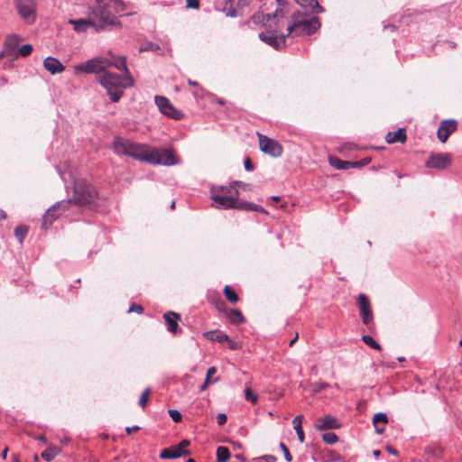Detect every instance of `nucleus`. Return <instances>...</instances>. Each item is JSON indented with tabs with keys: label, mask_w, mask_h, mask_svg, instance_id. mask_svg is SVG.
Wrapping results in <instances>:
<instances>
[{
	"label": "nucleus",
	"mask_w": 462,
	"mask_h": 462,
	"mask_svg": "<svg viewBox=\"0 0 462 462\" xmlns=\"http://www.w3.org/2000/svg\"><path fill=\"white\" fill-rule=\"evenodd\" d=\"M237 209L245 210V211H256L263 214H267L266 210L254 203L252 202H239L237 204Z\"/></svg>",
	"instance_id": "obj_29"
},
{
	"label": "nucleus",
	"mask_w": 462,
	"mask_h": 462,
	"mask_svg": "<svg viewBox=\"0 0 462 462\" xmlns=\"http://www.w3.org/2000/svg\"><path fill=\"white\" fill-rule=\"evenodd\" d=\"M280 448L284 454V458L286 459V461H288V462L291 461L292 457H291V455L290 454V451H289L288 448L286 447V445L284 443L281 442Z\"/></svg>",
	"instance_id": "obj_43"
},
{
	"label": "nucleus",
	"mask_w": 462,
	"mask_h": 462,
	"mask_svg": "<svg viewBox=\"0 0 462 462\" xmlns=\"http://www.w3.org/2000/svg\"><path fill=\"white\" fill-rule=\"evenodd\" d=\"M27 233H28V227L25 226H23V225L18 226L14 229V236L19 240L20 244H22L23 242V239L26 236Z\"/></svg>",
	"instance_id": "obj_36"
},
{
	"label": "nucleus",
	"mask_w": 462,
	"mask_h": 462,
	"mask_svg": "<svg viewBox=\"0 0 462 462\" xmlns=\"http://www.w3.org/2000/svg\"><path fill=\"white\" fill-rule=\"evenodd\" d=\"M6 217L5 213L3 210H0V220L5 219Z\"/></svg>",
	"instance_id": "obj_60"
},
{
	"label": "nucleus",
	"mask_w": 462,
	"mask_h": 462,
	"mask_svg": "<svg viewBox=\"0 0 462 462\" xmlns=\"http://www.w3.org/2000/svg\"><path fill=\"white\" fill-rule=\"evenodd\" d=\"M140 429H141V427H139V426H135V427H127V428L125 429V431H126V433H127L128 435H130V434H132L133 432L139 430Z\"/></svg>",
	"instance_id": "obj_49"
},
{
	"label": "nucleus",
	"mask_w": 462,
	"mask_h": 462,
	"mask_svg": "<svg viewBox=\"0 0 462 462\" xmlns=\"http://www.w3.org/2000/svg\"><path fill=\"white\" fill-rule=\"evenodd\" d=\"M227 318L234 324H241L245 321V319L238 310H231L227 313Z\"/></svg>",
	"instance_id": "obj_33"
},
{
	"label": "nucleus",
	"mask_w": 462,
	"mask_h": 462,
	"mask_svg": "<svg viewBox=\"0 0 462 462\" xmlns=\"http://www.w3.org/2000/svg\"><path fill=\"white\" fill-rule=\"evenodd\" d=\"M146 162L171 166L176 164L173 154L166 149H156L146 146Z\"/></svg>",
	"instance_id": "obj_5"
},
{
	"label": "nucleus",
	"mask_w": 462,
	"mask_h": 462,
	"mask_svg": "<svg viewBox=\"0 0 462 462\" xmlns=\"http://www.w3.org/2000/svg\"><path fill=\"white\" fill-rule=\"evenodd\" d=\"M43 67L51 74L61 73L65 70V66L56 58L47 57L43 60Z\"/></svg>",
	"instance_id": "obj_20"
},
{
	"label": "nucleus",
	"mask_w": 462,
	"mask_h": 462,
	"mask_svg": "<svg viewBox=\"0 0 462 462\" xmlns=\"http://www.w3.org/2000/svg\"><path fill=\"white\" fill-rule=\"evenodd\" d=\"M237 197L238 196H229L226 194H218L215 191H210V199L214 201L216 207L218 208H237Z\"/></svg>",
	"instance_id": "obj_12"
},
{
	"label": "nucleus",
	"mask_w": 462,
	"mask_h": 462,
	"mask_svg": "<svg viewBox=\"0 0 462 462\" xmlns=\"http://www.w3.org/2000/svg\"><path fill=\"white\" fill-rule=\"evenodd\" d=\"M373 453L374 457H379L381 454L380 450H374Z\"/></svg>",
	"instance_id": "obj_62"
},
{
	"label": "nucleus",
	"mask_w": 462,
	"mask_h": 462,
	"mask_svg": "<svg viewBox=\"0 0 462 462\" xmlns=\"http://www.w3.org/2000/svg\"><path fill=\"white\" fill-rule=\"evenodd\" d=\"M21 41L22 38L17 34L12 33L6 35L4 42L3 49L5 52L8 55V58H15Z\"/></svg>",
	"instance_id": "obj_14"
},
{
	"label": "nucleus",
	"mask_w": 462,
	"mask_h": 462,
	"mask_svg": "<svg viewBox=\"0 0 462 462\" xmlns=\"http://www.w3.org/2000/svg\"><path fill=\"white\" fill-rule=\"evenodd\" d=\"M226 343H228V346L231 349L235 350V349H237L238 348V346L236 342H234L233 340L230 339V341H226Z\"/></svg>",
	"instance_id": "obj_51"
},
{
	"label": "nucleus",
	"mask_w": 462,
	"mask_h": 462,
	"mask_svg": "<svg viewBox=\"0 0 462 462\" xmlns=\"http://www.w3.org/2000/svg\"><path fill=\"white\" fill-rule=\"evenodd\" d=\"M114 150L119 154L128 155L139 161L144 160V147L134 143L127 139L116 137L114 140Z\"/></svg>",
	"instance_id": "obj_4"
},
{
	"label": "nucleus",
	"mask_w": 462,
	"mask_h": 462,
	"mask_svg": "<svg viewBox=\"0 0 462 462\" xmlns=\"http://www.w3.org/2000/svg\"><path fill=\"white\" fill-rule=\"evenodd\" d=\"M60 448L55 446H50L47 449L42 452L41 457L46 461H51L55 457L60 453Z\"/></svg>",
	"instance_id": "obj_30"
},
{
	"label": "nucleus",
	"mask_w": 462,
	"mask_h": 462,
	"mask_svg": "<svg viewBox=\"0 0 462 462\" xmlns=\"http://www.w3.org/2000/svg\"><path fill=\"white\" fill-rule=\"evenodd\" d=\"M160 50V47L155 44V43H152V42H146V51H153V52H158V51Z\"/></svg>",
	"instance_id": "obj_45"
},
{
	"label": "nucleus",
	"mask_w": 462,
	"mask_h": 462,
	"mask_svg": "<svg viewBox=\"0 0 462 462\" xmlns=\"http://www.w3.org/2000/svg\"><path fill=\"white\" fill-rule=\"evenodd\" d=\"M224 293L226 298L232 303H236L238 301L239 298L236 295V291L228 285H226L224 289Z\"/></svg>",
	"instance_id": "obj_35"
},
{
	"label": "nucleus",
	"mask_w": 462,
	"mask_h": 462,
	"mask_svg": "<svg viewBox=\"0 0 462 462\" xmlns=\"http://www.w3.org/2000/svg\"><path fill=\"white\" fill-rule=\"evenodd\" d=\"M217 422L222 426L226 422V415L225 413H218L217 416Z\"/></svg>",
	"instance_id": "obj_46"
},
{
	"label": "nucleus",
	"mask_w": 462,
	"mask_h": 462,
	"mask_svg": "<svg viewBox=\"0 0 462 462\" xmlns=\"http://www.w3.org/2000/svg\"><path fill=\"white\" fill-rule=\"evenodd\" d=\"M296 3L305 9L306 14L323 13L324 8L317 0H295Z\"/></svg>",
	"instance_id": "obj_21"
},
{
	"label": "nucleus",
	"mask_w": 462,
	"mask_h": 462,
	"mask_svg": "<svg viewBox=\"0 0 462 462\" xmlns=\"http://www.w3.org/2000/svg\"><path fill=\"white\" fill-rule=\"evenodd\" d=\"M217 373V368L215 366H211L207 371V375L204 383L201 385L200 390L205 391L209 383H214L218 381V378H214L210 380V377Z\"/></svg>",
	"instance_id": "obj_32"
},
{
	"label": "nucleus",
	"mask_w": 462,
	"mask_h": 462,
	"mask_svg": "<svg viewBox=\"0 0 462 462\" xmlns=\"http://www.w3.org/2000/svg\"><path fill=\"white\" fill-rule=\"evenodd\" d=\"M154 102L159 111L165 116L174 120H180L184 117V114L173 106L167 97L163 96H155Z\"/></svg>",
	"instance_id": "obj_8"
},
{
	"label": "nucleus",
	"mask_w": 462,
	"mask_h": 462,
	"mask_svg": "<svg viewBox=\"0 0 462 462\" xmlns=\"http://www.w3.org/2000/svg\"><path fill=\"white\" fill-rule=\"evenodd\" d=\"M302 420H303V415H298L292 420L293 428L297 433L298 439L300 443H303L305 440V435H304V431H303V429L301 426Z\"/></svg>",
	"instance_id": "obj_28"
},
{
	"label": "nucleus",
	"mask_w": 462,
	"mask_h": 462,
	"mask_svg": "<svg viewBox=\"0 0 462 462\" xmlns=\"http://www.w3.org/2000/svg\"><path fill=\"white\" fill-rule=\"evenodd\" d=\"M210 191H215L216 193L218 194H226L229 196H238L239 194L238 189H236L234 185L212 187L210 189Z\"/></svg>",
	"instance_id": "obj_27"
},
{
	"label": "nucleus",
	"mask_w": 462,
	"mask_h": 462,
	"mask_svg": "<svg viewBox=\"0 0 462 462\" xmlns=\"http://www.w3.org/2000/svg\"><path fill=\"white\" fill-rule=\"evenodd\" d=\"M406 130L405 128H399L395 132H389L385 136V141L387 143H404L406 141Z\"/></svg>",
	"instance_id": "obj_23"
},
{
	"label": "nucleus",
	"mask_w": 462,
	"mask_h": 462,
	"mask_svg": "<svg viewBox=\"0 0 462 462\" xmlns=\"http://www.w3.org/2000/svg\"><path fill=\"white\" fill-rule=\"evenodd\" d=\"M188 446H189V441L183 439L176 446L164 448L161 452L160 457L162 459H173L189 455V451L186 449Z\"/></svg>",
	"instance_id": "obj_11"
},
{
	"label": "nucleus",
	"mask_w": 462,
	"mask_h": 462,
	"mask_svg": "<svg viewBox=\"0 0 462 462\" xmlns=\"http://www.w3.org/2000/svg\"><path fill=\"white\" fill-rule=\"evenodd\" d=\"M278 16H281V17L283 16L282 11H280L279 9H277L273 14H264L263 13H257L252 16V20H253L254 23H255V24H259V23L264 24L265 22H269V21H271V19H273V18L274 19Z\"/></svg>",
	"instance_id": "obj_25"
},
{
	"label": "nucleus",
	"mask_w": 462,
	"mask_h": 462,
	"mask_svg": "<svg viewBox=\"0 0 462 462\" xmlns=\"http://www.w3.org/2000/svg\"><path fill=\"white\" fill-rule=\"evenodd\" d=\"M143 306L140 304H136V303L132 304V306L128 309V313L136 312L138 314H141V313H143Z\"/></svg>",
	"instance_id": "obj_44"
},
{
	"label": "nucleus",
	"mask_w": 462,
	"mask_h": 462,
	"mask_svg": "<svg viewBox=\"0 0 462 462\" xmlns=\"http://www.w3.org/2000/svg\"><path fill=\"white\" fill-rule=\"evenodd\" d=\"M280 6H282L284 5V0H276Z\"/></svg>",
	"instance_id": "obj_63"
},
{
	"label": "nucleus",
	"mask_w": 462,
	"mask_h": 462,
	"mask_svg": "<svg viewBox=\"0 0 462 462\" xmlns=\"http://www.w3.org/2000/svg\"><path fill=\"white\" fill-rule=\"evenodd\" d=\"M388 418L386 413L377 412L374 414L373 423L374 430L377 434H382L384 431V425L387 423Z\"/></svg>",
	"instance_id": "obj_24"
},
{
	"label": "nucleus",
	"mask_w": 462,
	"mask_h": 462,
	"mask_svg": "<svg viewBox=\"0 0 462 462\" xmlns=\"http://www.w3.org/2000/svg\"><path fill=\"white\" fill-rule=\"evenodd\" d=\"M272 199H273V200H274V201H278V200H280V197H278V196H273V197H272Z\"/></svg>",
	"instance_id": "obj_64"
},
{
	"label": "nucleus",
	"mask_w": 462,
	"mask_h": 462,
	"mask_svg": "<svg viewBox=\"0 0 462 462\" xmlns=\"http://www.w3.org/2000/svg\"><path fill=\"white\" fill-rule=\"evenodd\" d=\"M199 6V0H187V7L197 9Z\"/></svg>",
	"instance_id": "obj_47"
},
{
	"label": "nucleus",
	"mask_w": 462,
	"mask_h": 462,
	"mask_svg": "<svg viewBox=\"0 0 462 462\" xmlns=\"http://www.w3.org/2000/svg\"><path fill=\"white\" fill-rule=\"evenodd\" d=\"M204 337L210 341H217L219 343H225L226 341H230V337L222 331L219 330H210L207 331L203 334Z\"/></svg>",
	"instance_id": "obj_26"
},
{
	"label": "nucleus",
	"mask_w": 462,
	"mask_h": 462,
	"mask_svg": "<svg viewBox=\"0 0 462 462\" xmlns=\"http://www.w3.org/2000/svg\"><path fill=\"white\" fill-rule=\"evenodd\" d=\"M451 163V156L448 153H438L432 155L426 162L429 168L442 170Z\"/></svg>",
	"instance_id": "obj_16"
},
{
	"label": "nucleus",
	"mask_w": 462,
	"mask_h": 462,
	"mask_svg": "<svg viewBox=\"0 0 462 462\" xmlns=\"http://www.w3.org/2000/svg\"><path fill=\"white\" fill-rule=\"evenodd\" d=\"M297 338H298V335H296V336H295V337H294L293 339H291V342H290V346H291L295 343V341L297 340Z\"/></svg>",
	"instance_id": "obj_61"
},
{
	"label": "nucleus",
	"mask_w": 462,
	"mask_h": 462,
	"mask_svg": "<svg viewBox=\"0 0 462 462\" xmlns=\"http://www.w3.org/2000/svg\"><path fill=\"white\" fill-rule=\"evenodd\" d=\"M69 202L60 201L51 207L42 217V227L47 229L52 223L69 208Z\"/></svg>",
	"instance_id": "obj_10"
},
{
	"label": "nucleus",
	"mask_w": 462,
	"mask_h": 462,
	"mask_svg": "<svg viewBox=\"0 0 462 462\" xmlns=\"http://www.w3.org/2000/svg\"><path fill=\"white\" fill-rule=\"evenodd\" d=\"M358 306L363 323L365 325L370 324L373 321V311L370 301L365 294L358 296Z\"/></svg>",
	"instance_id": "obj_15"
},
{
	"label": "nucleus",
	"mask_w": 462,
	"mask_h": 462,
	"mask_svg": "<svg viewBox=\"0 0 462 462\" xmlns=\"http://www.w3.org/2000/svg\"><path fill=\"white\" fill-rule=\"evenodd\" d=\"M32 51L33 47L32 44H24L18 49L15 58H17L18 56L28 57L32 54Z\"/></svg>",
	"instance_id": "obj_37"
},
{
	"label": "nucleus",
	"mask_w": 462,
	"mask_h": 462,
	"mask_svg": "<svg viewBox=\"0 0 462 462\" xmlns=\"http://www.w3.org/2000/svg\"><path fill=\"white\" fill-rule=\"evenodd\" d=\"M254 164L253 162H251V160L249 158H246L245 161V169L247 171H253L254 170Z\"/></svg>",
	"instance_id": "obj_48"
},
{
	"label": "nucleus",
	"mask_w": 462,
	"mask_h": 462,
	"mask_svg": "<svg viewBox=\"0 0 462 462\" xmlns=\"http://www.w3.org/2000/svg\"><path fill=\"white\" fill-rule=\"evenodd\" d=\"M457 122L456 120H443L438 130V138L441 143H445L448 136L456 131Z\"/></svg>",
	"instance_id": "obj_18"
},
{
	"label": "nucleus",
	"mask_w": 462,
	"mask_h": 462,
	"mask_svg": "<svg viewBox=\"0 0 462 462\" xmlns=\"http://www.w3.org/2000/svg\"><path fill=\"white\" fill-rule=\"evenodd\" d=\"M245 398L253 404H255L258 401V396L254 394L249 387L245 389Z\"/></svg>",
	"instance_id": "obj_39"
},
{
	"label": "nucleus",
	"mask_w": 462,
	"mask_h": 462,
	"mask_svg": "<svg viewBox=\"0 0 462 462\" xmlns=\"http://www.w3.org/2000/svg\"><path fill=\"white\" fill-rule=\"evenodd\" d=\"M188 83H189V85L193 86V87L198 86V82L193 81V80H191V79H189V80H188Z\"/></svg>",
	"instance_id": "obj_59"
},
{
	"label": "nucleus",
	"mask_w": 462,
	"mask_h": 462,
	"mask_svg": "<svg viewBox=\"0 0 462 462\" xmlns=\"http://www.w3.org/2000/svg\"><path fill=\"white\" fill-rule=\"evenodd\" d=\"M98 200L97 189L85 179H76L73 185V195L66 202L81 207L92 206Z\"/></svg>",
	"instance_id": "obj_3"
},
{
	"label": "nucleus",
	"mask_w": 462,
	"mask_h": 462,
	"mask_svg": "<svg viewBox=\"0 0 462 462\" xmlns=\"http://www.w3.org/2000/svg\"><path fill=\"white\" fill-rule=\"evenodd\" d=\"M292 19L294 21L293 24L288 25L287 28L288 35L298 29H301L302 32H306L308 35H310L320 27V23L318 17L299 20L298 14H294Z\"/></svg>",
	"instance_id": "obj_7"
},
{
	"label": "nucleus",
	"mask_w": 462,
	"mask_h": 462,
	"mask_svg": "<svg viewBox=\"0 0 462 462\" xmlns=\"http://www.w3.org/2000/svg\"><path fill=\"white\" fill-rule=\"evenodd\" d=\"M322 439L328 444H335L338 440V438L333 432H327L322 435Z\"/></svg>",
	"instance_id": "obj_40"
},
{
	"label": "nucleus",
	"mask_w": 462,
	"mask_h": 462,
	"mask_svg": "<svg viewBox=\"0 0 462 462\" xmlns=\"http://www.w3.org/2000/svg\"><path fill=\"white\" fill-rule=\"evenodd\" d=\"M139 405L142 407V408H144V391L141 393L140 395V398H139Z\"/></svg>",
	"instance_id": "obj_52"
},
{
	"label": "nucleus",
	"mask_w": 462,
	"mask_h": 462,
	"mask_svg": "<svg viewBox=\"0 0 462 462\" xmlns=\"http://www.w3.org/2000/svg\"><path fill=\"white\" fill-rule=\"evenodd\" d=\"M260 150L272 157H280L282 153V146L275 140L265 135L258 134Z\"/></svg>",
	"instance_id": "obj_9"
},
{
	"label": "nucleus",
	"mask_w": 462,
	"mask_h": 462,
	"mask_svg": "<svg viewBox=\"0 0 462 462\" xmlns=\"http://www.w3.org/2000/svg\"><path fill=\"white\" fill-rule=\"evenodd\" d=\"M328 162L332 167L337 170H348L351 168H355L359 164V162L340 160L336 156H330L328 158Z\"/></svg>",
	"instance_id": "obj_22"
},
{
	"label": "nucleus",
	"mask_w": 462,
	"mask_h": 462,
	"mask_svg": "<svg viewBox=\"0 0 462 462\" xmlns=\"http://www.w3.org/2000/svg\"><path fill=\"white\" fill-rule=\"evenodd\" d=\"M74 69L77 73L97 74L98 82L106 90L112 102H118L124 89L132 87L134 82L124 56L94 58L78 64Z\"/></svg>",
	"instance_id": "obj_1"
},
{
	"label": "nucleus",
	"mask_w": 462,
	"mask_h": 462,
	"mask_svg": "<svg viewBox=\"0 0 462 462\" xmlns=\"http://www.w3.org/2000/svg\"><path fill=\"white\" fill-rule=\"evenodd\" d=\"M226 14H227V16H230V17H236L238 15V13L236 9H234V10L228 11V13Z\"/></svg>",
	"instance_id": "obj_54"
},
{
	"label": "nucleus",
	"mask_w": 462,
	"mask_h": 462,
	"mask_svg": "<svg viewBox=\"0 0 462 462\" xmlns=\"http://www.w3.org/2000/svg\"><path fill=\"white\" fill-rule=\"evenodd\" d=\"M387 451L390 454L393 455V456H397L398 455V451L393 447H392V446H388L387 447Z\"/></svg>",
	"instance_id": "obj_50"
},
{
	"label": "nucleus",
	"mask_w": 462,
	"mask_h": 462,
	"mask_svg": "<svg viewBox=\"0 0 462 462\" xmlns=\"http://www.w3.org/2000/svg\"><path fill=\"white\" fill-rule=\"evenodd\" d=\"M96 3L91 14L95 19L99 21V29L116 25V14L125 11L124 2L122 0H96Z\"/></svg>",
	"instance_id": "obj_2"
},
{
	"label": "nucleus",
	"mask_w": 462,
	"mask_h": 462,
	"mask_svg": "<svg viewBox=\"0 0 462 462\" xmlns=\"http://www.w3.org/2000/svg\"><path fill=\"white\" fill-rule=\"evenodd\" d=\"M285 37L284 34H277L276 32H266L259 34L262 42L273 47L275 50H281L285 46Z\"/></svg>",
	"instance_id": "obj_13"
},
{
	"label": "nucleus",
	"mask_w": 462,
	"mask_h": 462,
	"mask_svg": "<svg viewBox=\"0 0 462 462\" xmlns=\"http://www.w3.org/2000/svg\"><path fill=\"white\" fill-rule=\"evenodd\" d=\"M230 458V452L226 447H218L217 449V462H226Z\"/></svg>",
	"instance_id": "obj_34"
},
{
	"label": "nucleus",
	"mask_w": 462,
	"mask_h": 462,
	"mask_svg": "<svg viewBox=\"0 0 462 462\" xmlns=\"http://www.w3.org/2000/svg\"><path fill=\"white\" fill-rule=\"evenodd\" d=\"M369 162H370V159L362 160V161L358 162L359 164L357 165V167L365 166V165H367L369 163ZM355 168H356V166Z\"/></svg>",
	"instance_id": "obj_53"
},
{
	"label": "nucleus",
	"mask_w": 462,
	"mask_h": 462,
	"mask_svg": "<svg viewBox=\"0 0 462 462\" xmlns=\"http://www.w3.org/2000/svg\"><path fill=\"white\" fill-rule=\"evenodd\" d=\"M169 415L174 422H179L181 420V414L177 410H169Z\"/></svg>",
	"instance_id": "obj_42"
},
{
	"label": "nucleus",
	"mask_w": 462,
	"mask_h": 462,
	"mask_svg": "<svg viewBox=\"0 0 462 462\" xmlns=\"http://www.w3.org/2000/svg\"><path fill=\"white\" fill-rule=\"evenodd\" d=\"M262 461L275 462L276 457L273 455H263V456H261V457H255L253 459V462H262Z\"/></svg>",
	"instance_id": "obj_41"
},
{
	"label": "nucleus",
	"mask_w": 462,
	"mask_h": 462,
	"mask_svg": "<svg viewBox=\"0 0 462 462\" xmlns=\"http://www.w3.org/2000/svg\"><path fill=\"white\" fill-rule=\"evenodd\" d=\"M70 23L74 24V29L78 32H83L85 31V28L87 26H93L95 25L94 22L91 19L84 20H70Z\"/></svg>",
	"instance_id": "obj_31"
},
{
	"label": "nucleus",
	"mask_w": 462,
	"mask_h": 462,
	"mask_svg": "<svg viewBox=\"0 0 462 462\" xmlns=\"http://www.w3.org/2000/svg\"><path fill=\"white\" fill-rule=\"evenodd\" d=\"M390 28L392 31H393L395 29V26L393 24H384L383 25V29L386 30Z\"/></svg>",
	"instance_id": "obj_56"
},
{
	"label": "nucleus",
	"mask_w": 462,
	"mask_h": 462,
	"mask_svg": "<svg viewBox=\"0 0 462 462\" xmlns=\"http://www.w3.org/2000/svg\"><path fill=\"white\" fill-rule=\"evenodd\" d=\"M314 426L317 430L322 431L326 430L339 429L341 424L336 417L332 415H325L324 417L318 419Z\"/></svg>",
	"instance_id": "obj_17"
},
{
	"label": "nucleus",
	"mask_w": 462,
	"mask_h": 462,
	"mask_svg": "<svg viewBox=\"0 0 462 462\" xmlns=\"http://www.w3.org/2000/svg\"><path fill=\"white\" fill-rule=\"evenodd\" d=\"M362 340L364 341L365 344H366L367 346H371L374 349H376V350H380L381 349V346L379 345V343H377L369 335L363 336Z\"/></svg>",
	"instance_id": "obj_38"
},
{
	"label": "nucleus",
	"mask_w": 462,
	"mask_h": 462,
	"mask_svg": "<svg viewBox=\"0 0 462 462\" xmlns=\"http://www.w3.org/2000/svg\"><path fill=\"white\" fill-rule=\"evenodd\" d=\"M20 17L28 24L36 21L37 0H14Z\"/></svg>",
	"instance_id": "obj_6"
},
{
	"label": "nucleus",
	"mask_w": 462,
	"mask_h": 462,
	"mask_svg": "<svg viewBox=\"0 0 462 462\" xmlns=\"http://www.w3.org/2000/svg\"><path fill=\"white\" fill-rule=\"evenodd\" d=\"M163 319L166 323L167 330L170 333L176 335L179 331V320L180 319V315L173 311H169L163 315Z\"/></svg>",
	"instance_id": "obj_19"
},
{
	"label": "nucleus",
	"mask_w": 462,
	"mask_h": 462,
	"mask_svg": "<svg viewBox=\"0 0 462 462\" xmlns=\"http://www.w3.org/2000/svg\"><path fill=\"white\" fill-rule=\"evenodd\" d=\"M7 452H8V448H5L3 450V452H2V457H3L4 459H5V458H6V457H7Z\"/></svg>",
	"instance_id": "obj_57"
},
{
	"label": "nucleus",
	"mask_w": 462,
	"mask_h": 462,
	"mask_svg": "<svg viewBox=\"0 0 462 462\" xmlns=\"http://www.w3.org/2000/svg\"><path fill=\"white\" fill-rule=\"evenodd\" d=\"M8 57V55L5 52L4 49L0 51V60Z\"/></svg>",
	"instance_id": "obj_58"
},
{
	"label": "nucleus",
	"mask_w": 462,
	"mask_h": 462,
	"mask_svg": "<svg viewBox=\"0 0 462 462\" xmlns=\"http://www.w3.org/2000/svg\"><path fill=\"white\" fill-rule=\"evenodd\" d=\"M35 439L42 441V442H46L47 441V439H46V437L44 435H39V436L35 437Z\"/></svg>",
	"instance_id": "obj_55"
}]
</instances>
